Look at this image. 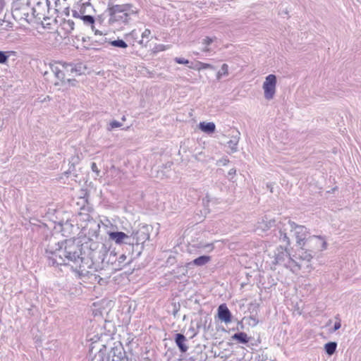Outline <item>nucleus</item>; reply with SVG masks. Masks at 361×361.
<instances>
[{
  "label": "nucleus",
  "mask_w": 361,
  "mask_h": 361,
  "mask_svg": "<svg viewBox=\"0 0 361 361\" xmlns=\"http://www.w3.org/2000/svg\"><path fill=\"white\" fill-rule=\"evenodd\" d=\"M81 19L87 24L93 25L94 23V19L91 16H83Z\"/></svg>",
  "instance_id": "obj_19"
},
{
  "label": "nucleus",
  "mask_w": 361,
  "mask_h": 361,
  "mask_svg": "<svg viewBox=\"0 0 361 361\" xmlns=\"http://www.w3.org/2000/svg\"><path fill=\"white\" fill-rule=\"evenodd\" d=\"M158 51H164L166 49V47L164 44H159L157 47Z\"/></svg>",
  "instance_id": "obj_26"
},
{
  "label": "nucleus",
  "mask_w": 361,
  "mask_h": 361,
  "mask_svg": "<svg viewBox=\"0 0 361 361\" xmlns=\"http://www.w3.org/2000/svg\"><path fill=\"white\" fill-rule=\"evenodd\" d=\"M109 235V238L114 240L117 244H121L124 241V240L128 238V235L123 232H111Z\"/></svg>",
  "instance_id": "obj_10"
},
{
  "label": "nucleus",
  "mask_w": 361,
  "mask_h": 361,
  "mask_svg": "<svg viewBox=\"0 0 361 361\" xmlns=\"http://www.w3.org/2000/svg\"><path fill=\"white\" fill-rule=\"evenodd\" d=\"M297 244L300 246L302 250L305 249V246L310 248L312 252L314 250H322L326 248V242L320 237L313 236L305 240L306 228L302 226H295Z\"/></svg>",
  "instance_id": "obj_3"
},
{
  "label": "nucleus",
  "mask_w": 361,
  "mask_h": 361,
  "mask_svg": "<svg viewBox=\"0 0 361 361\" xmlns=\"http://www.w3.org/2000/svg\"><path fill=\"white\" fill-rule=\"evenodd\" d=\"M217 314L219 319L221 322H224L226 324H229L231 322V313L225 303L219 306Z\"/></svg>",
  "instance_id": "obj_7"
},
{
  "label": "nucleus",
  "mask_w": 361,
  "mask_h": 361,
  "mask_svg": "<svg viewBox=\"0 0 361 361\" xmlns=\"http://www.w3.org/2000/svg\"><path fill=\"white\" fill-rule=\"evenodd\" d=\"M212 42H213L212 39L209 37H207L204 39V44H206V45H209Z\"/></svg>",
  "instance_id": "obj_24"
},
{
  "label": "nucleus",
  "mask_w": 361,
  "mask_h": 361,
  "mask_svg": "<svg viewBox=\"0 0 361 361\" xmlns=\"http://www.w3.org/2000/svg\"><path fill=\"white\" fill-rule=\"evenodd\" d=\"M232 339L237 341L240 343H247L250 341V338L245 332H240L232 336Z\"/></svg>",
  "instance_id": "obj_12"
},
{
  "label": "nucleus",
  "mask_w": 361,
  "mask_h": 361,
  "mask_svg": "<svg viewBox=\"0 0 361 361\" xmlns=\"http://www.w3.org/2000/svg\"><path fill=\"white\" fill-rule=\"evenodd\" d=\"M8 57L9 56L6 54V52L0 51V63H6Z\"/></svg>",
  "instance_id": "obj_20"
},
{
  "label": "nucleus",
  "mask_w": 361,
  "mask_h": 361,
  "mask_svg": "<svg viewBox=\"0 0 361 361\" xmlns=\"http://www.w3.org/2000/svg\"><path fill=\"white\" fill-rule=\"evenodd\" d=\"M211 260V257L209 256H200L196 259H195L192 263L196 266H202L207 264Z\"/></svg>",
  "instance_id": "obj_13"
},
{
  "label": "nucleus",
  "mask_w": 361,
  "mask_h": 361,
  "mask_svg": "<svg viewBox=\"0 0 361 361\" xmlns=\"http://www.w3.org/2000/svg\"><path fill=\"white\" fill-rule=\"evenodd\" d=\"M151 30L149 29H145L142 33V38H149L151 35Z\"/></svg>",
  "instance_id": "obj_23"
},
{
  "label": "nucleus",
  "mask_w": 361,
  "mask_h": 361,
  "mask_svg": "<svg viewBox=\"0 0 361 361\" xmlns=\"http://www.w3.org/2000/svg\"><path fill=\"white\" fill-rule=\"evenodd\" d=\"M228 75V66L227 64L224 63L222 65L221 71L217 73L216 77H217V79H220L222 76H226Z\"/></svg>",
  "instance_id": "obj_16"
},
{
  "label": "nucleus",
  "mask_w": 361,
  "mask_h": 361,
  "mask_svg": "<svg viewBox=\"0 0 361 361\" xmlns=\"http://www.w3.org/2000/svg\"><path fill=\"white\" fill-rule=\"evenodd\" d=\"M126 259H127V257L125 255H121L118 259V266L116 269L121 270L124 267H126V265H128L129 264L128 262H126Z\"/></svg>",
  "instance_id": "obj_15"
},
{
  "label": "nucleus",
  "mask_w": 361,
  "mask_h": 361,
  "mask_svg": "<svg viewBox=\"0 0 361 361\" xmlns=\"http://www.w3.org/2000/svg\"><path fill=\"white\" fill-rule=\"evenodd\" d=\"M276 77L275 75L270 74L266 77L265 81L263 84V90L264 97L267 99H271L276 92Z\"/></svg>",
  "instance_id": "obj_4"
},
{
  "label": "nucleus",
  "mask_w": 361,
  "mask_h": 361,
  "mask_svg": "<svg viewBox=\"0 0 361 361\" xmlns=\"http://www.w3.org/2000/svg\"><path fill=\"white\" fill-rule=\"evenodd\" d=\"M111 45L121 48H126L128 47L127 44L122 39L114 40L111 42Z\"/></svg>",
  "instance_id": "obj_18"
},
{
  "label": "nucleus",
  "mask_w": 361,
  "mask_h": 361,
  "mask_svg": "<svg viewBox=\"0 0 361 361\" xmlns=\"http://www.w3.org/2000/svg\"><path fill=\"white\" fill-rule=\"evenodd\" d=\"M134 34H136L135 30H133V31L130 33V35H134Z\"/></svg>",
  "instance_id": "obj_28"
},
{
  "label": "nucleus",
  "mask_w": 361,
  "mask_h": 361,
  "mask_svg": "<svg viewBox=\"0 0 361 361\" xmlns=\"http://www.w3.org/2000/svg\"><path fill=\"white\" fill-rule=\"evenodd\" d=\"M312 257V254H308L307 255H306V256L304 257V259H307V260H308V261H309Z\"/></svg>",
  "instance_id": "obj_27"
},
{
  "label": "nucleus",
  "mask_w": 361,
  "mask_h": 361,
  "mask_svg": "<svg viewBox=\"0 0 361 361\" xmlns=\"http://www.w3.org/2000/svg\"><path fill=\"white\" fill-rule=\"evenodd\" d=\"M64 257L68 261H74L78 257L75 252L72 253L68 250L66 247L64 250H59L53 254V259L57 264H66V259L63 258Z\"/></svg>",
  "instance_id": "obj_6"
},
{
  "label": "nucleus",
  "mask_w": 361,
  "mask_h": 361,
  "mask_svg": "<svg viewBox=\"0 0 361 361\" xmlns=\"http://www.w3.org/2000/svg\"><path fill=\"white\" fill-rule=\"evenodd\" d=\"M57 23L58 20L47 18H44L42 21V26L44 30H47L48 32H52L53 31L56 32Z\"/></svg>",
  "instance_id": "obj_8"
},
{
  "label": "nucleus",
  "mask_w": 361,
  "mask_h": 361,
  "mask_svg": "<svg viewBox=\"0 0 361 361\" xmlns=\"http://www.w3.org/2000/svg\"><path fill=\"white\" fill-rule=\"evenodd\" d=\"M138 13V8L132 4H117L110 8L111 20L123 24H128Z\"/></svg>",
  "instance_id": "obj_2"
},
{
  "label": "nucleus",
  "mask_w": 361,
  "mask_h": 361,
  "mask_svg": "<svg viewBox=\"0 0 361 361\" xmlns=\"http://www.w3.org/2000/svg\"><path fill=\"white\" fill-rule=\"evenodd\" d=\"M337 344L335 342H329L325 345V350L329 355H333L336 349Z\"/></svg>",
  "instance_id": "obj_14"
},
{
  "label": "nucleus",
  "mask_w": 361,
  "mask_h": 361,
  "mask_svg": "<svg viewBox=\"0 0 361 361\" xmlns=\"http://www.w3.org/2000/svg\"><path fill=\"white\" fill-rule=\"evenodd\" d=\"M174 61L178 63V64H185L187 65L189 63V61L188 59H185L184 58H175Z\"/></svg>",
  "instance_id": "obj_21"
},
{
  "label": "nucleus",
  "mask_w": 361,
  "mask_h": 361,
  "mask_svg": "<svg viewBox=\"0 0 361 361\" xmlns=\"http://www.w3.org/2000/svg\"><path fill=\"white\" fill-rule=\"evenodd\" d=\"M213 66L209 64V63H203V62H200V61H198L197 63V66L195 67V68L197 70V71H201V70H203V69H207V68H213Z\"/></svg>",
  "instance_id": "obj_17"
},
{
  "label": "nucleus",
  "mask_w": 361,
  "mask_h": 361,
  "mask_svg": "<svg viewBox=\"0 0 361 361\" xmlns=\"http://www.w3.org/2000/svg\"><path fill=\"white\" fill-rule=\"evenodd\" d=\"M121 126V123L116 121H113L110 123V130Z\"/></svg>",
  "instance_id": "obj_22"
},
{
  "label": "nucleus",
  "mask_w": 361,
  "mask_h": 361,
  "mask_svg": "<svg viewBox=\"0 0 361 361\" xmlns=\"http://www.w3.org/2000/svg\"><path fill=\"white\" fill-rule=\"evenodd\" d=\"M200 129L207 133H213L216 130V126L214 123L201 122L199 124Z\"/></svg>",
  "instance_id": "obj_11"
},
{
  "label": "nucleus",
  "mask_w": 361,
  "mask_h": 361,
  "mask_svg": "<svg viewBox=\"0 0 361 361\" xmlns=\"http://www.w3.org/2000/svg\"><path fill=\"white\" fill-rule=\"evenodd\" d=\"M175 341L180 350L185 353L188 350V346L185 345L186 338L181 334H177L175 337Z\"/></svg>",
  "instance_id": "obj_9"
},
{
  "label": "nucleus",
  "mask_w": 361,
  "mask_h": 361,
  "mask_svg": "<svg viewBox=\"0 0 361 361\" xmlns=\"http://www.w3.org/2000/svg\"><path fill=\"white\" fill-rule=\"evenodd\" d=\"M74 22L72 20L60 19V23L56 28V32L61 38L67 37L74 30Z\"/></svg>",
  "instance_id": "obj_5"
},
{
  "label": "nucleus",
  "mask_w": 361,
  "mask_h": 361,
  "mask_svg": "<svg viewBox=\"0 0 361 361\" xmlns=\"http://www.w3.org/2000/svg\"><path fill=\"white\" fill-rule=\"evenodd\" d=\"M341 322L340 321L336 322L334 324V330L336 331V330L339 329L341 328Z\"/></svg>",
  "instance_id": "obj_25"
},
{
  "label": "nucleus",
  "mask_w": 361,
  "mask_h": 361,
  "mask_svg": "<svg viewBox=\"0 0 361 361\" xmlns=\"http://www.w3.org/2000/svg\"><path fill=\"white\" fill-rule=\"evenodd\" d=\"M82 65L68 63L63 61H54L51 69L55 76L61 82L71 81L73 78L81 75Z\"/></svg>",
  "instance_id": "obj_1"
}]
</instances>
